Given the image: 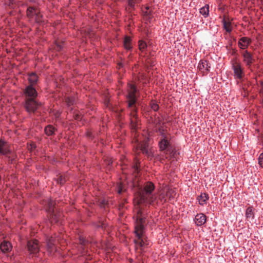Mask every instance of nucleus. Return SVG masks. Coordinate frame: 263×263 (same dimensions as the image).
Returning <instances> with one entry per match:
<instances>
[{"label": "nucleus", "mask_w": 263, "mask_h": 263, "mask_svg": "<svg viewBox=\"0 0 263 263\" xmlns=\"http://www.w3.org/2000/svg\"><path fill=\"white\" fill-rule=\"evenodd\" d=\"M155 185L152 182H146L143 188L139 189L134 199L136 212L135 216L136 219L135 225L134 242L136 248H139L140 250L143 249L149 245L144 234V224L145 222L146 213L141 204H152L154 202L156 198V196L153 193Z\"/></svg>", "instance_id": "1"}, {"label": "nucleus", "mask_w": 263, "mask_h": 263, "mask_svg": "<svg viewBox=\"0 0 263 263\" xmlns=\"http://www.w3.org/2000/svg\"><path fill=\"white\" fill-rule=\"evenodd\" d=\"M37 91L32 85L27 86L24 90V106L29 114L34 113L43 105V103L37 99Z\"/></svg>", "instance_id": "2"}, {"label": "nucleus", "mask_w": 263, "mask_h": 263, "mask_svg": "<svg viewBox=\"0 0 263 263\" xmlns=\"http://www.w3.org/2000/svg\"><path fill=\"white\" fill-rule=\"evenodd\" d=\"M136 92L137 89L136 86L134 85L129 84L126 99L128 103V107L130 109V126L133 132H136L139 125V120L137 117V109L135 105L136 102Z\"/></svg>", "instance_id": "3"}, {"label": "nucleus", "mask_w": 263, "mask_h": 263, "mask_svg": "<svg viewBox=\"0 0 263 263\" xmlns=\"http://www.w3.org/2000/svg\"><path fill=\"white\" fill-rule=\"evenodd\" d=\"M149 139L147 137L143 138L142 140L141 138L135 137L134 139V149L136 153L142 152L148 158L152 156V152L149 147Z\"/></svg>", "instance_id": "4"}, {"label": "nucleus", "mask_w": 263, "mask_h": 263, "mask_svg": "<svg viewBox=\"0 0 263 263\" xmlns=\"http://www.w3.org/2000/svg\"><path fill=\"white\" fill-rule=\"evenodd\" d=\"M231 64L234 77L238 79H242L244 76V72L241 64L237 61L236 59L232 60Z\"/></svg>", "instance_id": "5"}, {"label": "nucleus", "mask_w": 263, "mask_h": 263, "mask_svg": "<svg viewBox=\"0 0 263 263\" xmlns=\"http://www.w3.org/2000/svg\"><path fill=\"white\" fill-rule=\"evenodd\" d=\"M54 204L52 202L49 203V212L50 213V221L51 223H57L61 222V214L55 213L54 209Z\"/></svg>", "instance_id": "6"}, {"label": "nucleus", "mask_w": 263, "mask_h": 263, "mask_svg": "<svg viewBox=\"0 0 263 263\" xmlns=\"http://www.w3.org/2000/svg\"><path fill=\"white\" fill-rule=\"evenodd\" d=\"M159 145L161 151L166 150L170 154H172L173 156L175 157L176 152H174V151L172 149L170 142L167 140L166 137L162 138V139L159 142Z\"/></svg>", "instance_id": "7"}, {"label": "nucleus", "mask_w": 263, "mask_h": 263, "mask_svg": "<svg viewBox=\"0 0 263 263\" xmlns=\"http://www.w3.org/2000/svg\"><path fill=\"white\" fill-rule=\"evenodd\" d=\"M27 248L31 254L36 255L40 249L38 241L35 239L29 240L27 243Z\"/></svg>", "instance_id": "8"}, {"label": "nucleus", "mask_w": 263, "mask_h": 263, "mask_svg": "<svg viewBox=\"0 0 263 263\" xmlns=\"http://www.w3.org/2000/svg\"><path fill=\"white\" fill-rule=\"evenodd\" d=\"M243 57V62L248 68H250L252 64L254 61L252 54L248 50H245L241 53Z\"/></svg>", "instance_id": "9"}, {"label": "nucleus", "mask_w": 263, "mask_h": 263, "mask_svg": "<svg viewBox=\"0 0 263 263\" xmlns=\"http://www.w3.org/2000/svg\"><path fill=\"white\" fill-rule=\"evenodd\" d=\"M211 66L206 60H202L199 62L198 68L199 71L203 74H207L209 71Z\"/></svg>", "instance_id": "10"}, {"label": "nucleus", "mask_w": 263, "mask_h": 263, "mask_svg": "<svg viewBox=\"0 0 263 263\" xmlns=\"http://www.w3.org/2000/svg\"><path fill=\"white\" fill-rule=\"evenodd\" d=\"M142 0H127L128 6L126 8V11L131 13L133 10H135L136 7L138 6Z\"/></svg>", "instance_id": "11"}, {"label": "nucleus", "mask_w": 263, "mask_h": 263, "mask_svg": "<svg viewBox=\"0 0 263 263\" xmlns=\"http://www.w3.org/2000/svg\"><path fill=\"white\" fill-rule=\"evenodd\" d=\"M154 123L155 124L156 132L159 133L161 135L162 138L166 137V135H165L164 129L161 125L160 120L159 119H156V120L154 121Z\"/></svg>", "instance_id": "12"}, {"label": "nucleus", "mask_w": 263, "mask_h": 263, "mask_svg": "<svg viewBox=\"0 0 263 263\" xmlns=\"http://www.w3.org/2000/svg\"><path fill=\"white\" fill-rule=\"evenodd\" d=\"M206 216L205 215L202 213L198 214L196 215L195 218V221L197 226H202L206 222Z\"/></svg>", "instance_id": "13"}, {"label": "nucleus", "mask_w": 263, "mask_h": 263, "mask_svg": "<svg viewBox=\"0 0 263 263\" xmlns=\"http://www.w3.org/2000/svg\"><path fill=\"white\" fill-rule=\"evenodd\" d=\"M79 243L81 245V248L83 250L82 253L84 255L87 253V250L85 251L86 248H88L89 245L88 240H85L83 237L80 236L79 237Z\"/></svg>", "instance_id": "14"}, {"label": "nucleus", "mask_w": 263, "mask_h": 263, "mask_svg": "<svg viewBox=\"0 0 263 263\" xmlns=\"http://www.w3.org/2000/svg\"><path fill=\"white\" fill-rule=\"evenodd\" d=\"M249 41L250 40L247 37H241L238 42V45L239 47L243 49L247 48L250 44Z\"/></svg>", "instance_id": "15"}, {"label": "nucleus", "mask_w": 263, "mask_h": 263, "mask_svg": "<svg viewBox=\"0 0 263 263\" xmlns=\"http://www.w3.org/2000/svg\"><path fill=\"white\" fill-rule=\"evenodd\" d=\"M39 10L34 7H29L27 10V15L30 18H33L37 14Z\"/></svg>", "instance_id": "16"}, {"label": "nucleus", "mask_w": 263, "mask_h": 263, "mask_svg": "<svg viewBox=\"0 0 263 263\" xmlns=\"http://www.w3.org/2000/svg\"><path fill=\"white\" fill-rule=\"evenodd\" d=\"M0 248L2 252H8L11 249V246L10 242L4 241L1 243Z\"/></svg>", "instance_id": "17"}, {"label": "nucleus", "mask_w": 263, "mask_h": 263, "mask_svg": "<svg viewBox=\"0 0 263 263\" xmlns=\"http://www.w3.org/2000/svg\"><path fill=\"white\" fill-rule=\"evenodd\" d=\"M28 81L30 83L29 85H32L35 84L38 81V77L35 73H31L29 75Z\"/></svg>", "instance_id": "18"}, {"label": "nucleus", "mask_w": 263, "mask_h": 263, "mask_svg": "<svg viewBox=\"0 0 263 263\" xmlns=\"http://www.w3.org/2000/svg\"><path fill=\"white\" fill-rule=\"evenodd\" d=\"M56 241H57V240L55 238L51 237L47 242L48 249L51 252L54 250V245L56 242Z\"/></svg>", "instance_id": "19"}, {"label": "nucleus", "mask_w": 263, "mask_h": 263, "mask_svg": "<svg viewBox=\"0 0 263 263\" xmlns=\"http://www.w3.org/2000/svg\"><path fill=\"white\" fill-rule=\"evenodd\" d=\"M132 39L129 36H125L124 40V46L127 50H129L132 48L131 45Z\"/></svg>", "instance_id": "20"}, {"label": "nucleus", "mask_w": 263, "mask_h": 263, "mask_svg": "<svg viewBox=\"0 0 263 263\" xmlns=\"http://www.w3.org/2000/svg\"><path fill=\"white\" fill-rule=\"evenodd\" d=\"M209 199V196L208 194L203 193L201 194L200 196L198 197L199 203L201 205H203L205 203L206 201Z\"/></svg>", "instance_id": "21"}, {"label": "nucleus", "mask_w": 263, "mask_h": 263, "mask_svg": "<svg viewBox=\"0 0 263 263\" xmlns=\"http://www.w3.org/2000/svg\"><path fill=\"white\" fill-rule=\"evenodd\" d=\"M246 218L248 220H252L254 218V213L252 207H249L247 208L246 212Z\"/></svg>", "instance_id": "22"}, {"label": "nucleus", "mask_w": 263, "mask_h": 263, "mask_svg": "<svg viewBox=\"0 0 263 263\" xmlns=\"http://www.w3.org/2000/svg\"><path fill=\"white\" fill-rule=\"evenodd\" d=\"M54 128L52 125H48L45 128V132L48 136H51L54 133Z\"/></svg>", "instance_id": "23"}, {"label": "nucleus", "mask_w": 263, "mask_h": 263, "mask_svg": "<svg viewBox=\"0 0 263 263\" xmlns=\"http://www.w3.org/2000/svg\"><path fill=\"white\" fill-rule=\"evenodd\" d=\"M7 153L5 142L0 140V154L5 155Z\"/></svg>", "instance_id": "24"}, {"label": "nucleus", "mask_w": 263, "mask_h": 263, "mask_svg": "<svg viewBox=\"0 0 263 263\" xmlns=\"http://www.w3.org/2000/svg\"><path fill=\"white\" fill-rule=\"evenodd\" d=\"M209 11V6H205L200 10V13L204 17H206L208 15Z\"/></svg>", "instance_id": "25"}, {"label": "nucleus", "mask_w": 263, "mask_h": 263, "mask_svg": "<svg viewBox=\"0 0 263 263\" xmlns=\"http://www.w3.org/2000/svg\"><path fill=\"white\" fill-rule=\"evenodd\" d=\"M57 181L58 183L63 184L66 181V178L65 176H63L61 175L58 177Z\"/></svg>", "instance_id": "26"}, {"label": "nucleus", "mask_w": 263, "mask_h": 263, "mask_svg": "<svg viewBox=\"0 0 263 263\" xmlns=\"http://www.w3.org/2000/svg\"><path fill=\"white\" fill-rule=\"evenodd\" d=\"M65 102L67 105L70 106L74 103L75 99L73 97H67L65 98Z\"/></svg>", "instance_id": "27"}, {"label": "nucleus", "mask_w": 263, "mask_h": 263, "mask_svg": "<svg viewBox=\"0 0 263 263\" xmlns=\"http://www.w3.org/2000/svg\"><path fill=\"white\" fill-rule=\"evenodd\" d=\"M223 26L227 32H230L231 31L232 29L231 27V24L229 22L224 21Z\"/></svg>", "instance_id": "28"}, {"label": "nucleus", "mask_w": 263, "mask_h": 263, "mask_svg": "<svg viewBox=\"0 0 263 263\" xmlns=\"http://www.w3.org/2000/svg\"><path fill=\"white\" fill-rule=\"evenodd\" d=\"M151 107L154 111H157L159 109V105L156 102L152 101L150 103Z\"/></svg>", "instance_id": "29"}, {"label": "nucleus", "mask_w": 263, "mask_h": 263, "mask_svg": "<svg viewBox=\"0 0 263 263\" xmlns=\"http://www.w3.org/2000/svg\"><path fill=\"white\" fill-rule=\"evenodd\" d=\"M35 22L37 23H40L42 22V15L40 14V12L39 10L37 12V14H35Z\"/></svg>", "instance_id": "30"}, {"label": "nucleus", "mask_w": 263, "mask_h": 263, "mask_svg": "<svg viewBox=\"0 0 263 263\" xmlns=\"http://www.w3.org/2000/svg\"><path fill=\"white\" fill-rule=\"evenodd\" d=\"M147 47L146 44L143 41L139 42V48L141 51L144 50Z\"/></svg>", "instance_id": "31"}, {"label": "nucleus", "mask_w": 263, "mask_h": 263, "mask_svg": "<svg viewBox=\"0 0 263 263\" xmlns=\"http://www.w3.org/2000/svg\"><path fill=\"white\" fill-rule=\"evenodd\" d=\"M63 42H60L59 41H56L55 49L58 51H60L63 48Z\"/></svg>", "instance_id": "32"}, {"label": "nucleus", "mask_w": 263, "mask_h": 263, "mask_svg": "<svg viewBox=\"0 0 263 263\" xmlns=\"http://www.w3.org/2000/svg\"><path fill=\"white\" fill-rule=\"evenodd\" d=\"M133 173L135 174V176L136 174L138 173V169H139V163L136 162L135 164H134L133 166Z\"/></svg>", "instance_id": "33"}, {"label": "nucleus", "mask_w": 263, "mask_h": 263, "mask_svg": "<svg viewBox=\"0 0 263 263\" xmlns=\"http://www.w3.org/2000/svg\"><path fill=\"white\" fill-rule=\"evenodd\" d=\"M258 163L262 167H263V153L260 154L259 156Z\"/></svg>", "instance_id": "34"}, {"label": "nucleus", "mask_w": 263, "mask_h": 263, "mask_svg": "<svg viewBox=\"0 0 263 263\" xmlns=\"http://www.w3.org/2000/svg\"><path fill=\"white\" fill-rule=\"evenodd\" d=\"M107 204V201L105 199H101L100 204L101 206H105Z\"/></svg>", "instance_id": "35"}, {"label": "nucleus", "mask_w": 263, "mask_h": 263, "mask_svg": "<svg viewBox=\"0 0 263 263\" xmlns=\"http://www.w3.org/2000/svg\"><path fill=\"white\" fill-rule=\"evenodd\" d=\"M123 191V188L121 184L118 185L117 192L119 194H121Z\"/></svg>", "instance_id": "36"}, {"label": "nucleus", "mask_w": 263, "mask_h": 263, "mask_svg": "<svg viewBox=\"0 0 263 263\" xmlns=\"http://www.w3.org/2000/svg\"><path fill=\"white\" fill-rule=\"evenodd\" d=\"M260 92L263 93V81L260 82Z\"/></svg>", "instance_id": "37"}, {"label": "nucleus", "mask_w": 263, "mask_h": 263, "mask_svg": "<svg viewBox=\"0 0 263 263\" xmlns=\"http://www.w3.org/2000/svg\"><path fill=\"white\" fill-rule=\"evenodd\" d=\"M30 149L31 150H32L33 149H34L35 146V144L34 143H32V144H31L30 145Z\"/></svg>", "instance_id": "38"}, {"label": "nucleus", "mask_w": 263, "mask_h": 263, "mask_svg": "<svg viewBox=\"0 0 263 263\" xmlns=\"http://www.w3.org/2000/svg\"><path fill=\"white\" fill-rule=\"evenodd\" d=\"M98 227L103 228L104 227V224L103 223H102L101 224L98 225Z\"/></svg>", "instance_id": "39"}, {"label": "nucleus", "mask_w": 263, "mask_h": 263, "mask_svg": "<svg viewBox=\"0 0 263 263\" xmlns=\"http://www.w3.org/2000/svg\"><path fill=\"white\" fill-rule=\"evenodd\" d=\"M150 12H151L150 11L148 12L147 11H146L144 12V14L146 15H148L150 14Z\"/></svg>", "instance_id": "40"}, {"label": "nucleus", "mask_w": 263, "mask_h": 263, "mask_svg": "<svg viewBox=\"0 0 263 263\" xmlns=\"http://www.w3.org/2000/svg\"><path fill=\"white\" fill-rule=\"evenodd\" d=\"M236 53V51L235 50H233L232 52V54L234 55Z\"/></svg>", "instance_id": "41"}, {"label": "nucleus", "mask_w": 263, "mask_h": 263, "mask_svg": "<svg viewBox=\"0 0 263 263\" xmlns=\"http://www.w3.org/2000/svg\"><path fill=\"white\" fill-rule=\"evenodd\" d=\"M149 8L148 7H145V9L147 10H149Z\"/></svg>", "instance_id": "42"}, {"label": "nucleus", "mask_w": 263, "mask_h": 263, "mask_svg": "<svg viewBox=\"0 0 263 263\" xmlns=\"http://www.w3.org/2000/svg\"><path fill=\"white\" fill-rule=\"evenodd\" d=\"M88 137H90V135L89 134H88Z\"/></svg>", "instance_id": "43"}]
</instances>
